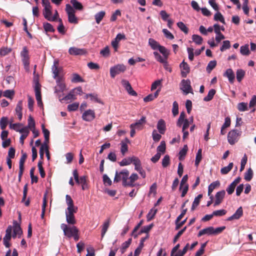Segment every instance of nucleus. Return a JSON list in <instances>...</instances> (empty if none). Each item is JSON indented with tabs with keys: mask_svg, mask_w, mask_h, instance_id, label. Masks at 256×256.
<instances>
[{
	"mask_svg": "<svg viewBox=\"0 0 256 256\" xmlns=\"http://www.w3.org/2000/svg\"><path fill=\"white\" fill-rule=\"evenodd\" d=\"M188 150V146L186 145H185V146H184L182 149L180 151L179 154H178V155H179L178 158L180 160H182L184 159V158Z\"/></svg>",
	"mask_w": 256,
	"mask_h": 256,
	"instance_id": "38",
	"label": "nucleus"
},
{
	"mask_svg": "<svg viewBox=\"0 0 256 256\" xmlns=\"http://www.w3.org/2000/svg\"><path fill=\"white\" fill-rule=\"evenodd\" d=\"M75 99H76V94H74L72 90L66 96L62 99H60V100L62 102H71Z\"/></svg>",
	"mask_w": 256,
	"mask_h": 256,
	"instance_id": "23",
	"label": "nucleus"
},
{
	"mask_svg": "<svg viewBox=\"0 0 256 256\" xmlns=\"http://www.w3.org/2000/svg\"><path fill=\"white\" fill-rule=\"evenodd\" d=\"M110 219L108 218L106 220L104 223L103 224L102 226V238H103L106 234L109 226H110Z\"/></svg>",
	"mask_w": 256,
	"mask_h": 256,
	"instance_id": "31",
	"label": "nucleus"
},
{
	"mask_svg": "<svg viewBox=\"0 0 256 256\" xmlns=\"http://www.w3.org/2000/svg\"><path fill=\"white\" fill-rule=\"evenodd\" d=\"M66 11L68 16V20L69 22L72 24H78V20L75 16V10L70 4H66Z\"/></svg>",
	"mask_w": 256,
	"mask_h": 256,
	"instance_id": "6",
	"label": "nucleus"
},
{
	"mask_svg": "<svg viewBox=\"0 0 256 256\" xmlns=\"http://www.w3.org/2000/svg\"><path fill=\"white\" fill-rule=\"evenodd\" d=\"M148 44L153 50L158 49L160 46V44L156 40L152 38L148 40Z\"/></svg>",
	"mask_w": 256,
	"mask_h": 256,
	"instance_id": "48",
	"label": "nucleus"
},
{
	"mask_svg": "<svg viewBox=\"0 0 256 256\" xmlns=\"http://www.w3.org/2000/svg\"><path fill=\"white\" fill-rule=\"evenodd\" d=\"M29 132L30 131L28 128H25L22 131L20 132V133L22 134V135L20 138V142L22 144H24V140L28 136Z\"/></svg>",
	"mask_w": 256,
	"mask_h": 256,
	"instance_id": "33",
	"label": "nucleus"
},
{
	"mask_svg": "<svg viewBox=\"0 0 256 256\" xmlns=\"http://www.w3.org/2000/svg\"><path fill=\"white\" fill-rule=\"evenodd\" d=\"M21 56L23 57L24 62L25 65H26L28 63V60L29 59L28 56V52L27 48L24 46L21 52Z\"/></svg>",
	"mask_w": 256,
	"mask_h": 256,
	"instance_id": "29",
	"label": "nucleus"
},
{
	"mask_svg": "<svg viewBox=\"0 0 256 256\" xmlns=\"http://www.w3.org/2000/svg\"><path fill=\"white\" fill-rule=\"evenodd\" d=\"M12 51L10 48L2 47L0 48V56H4L8 54Z\"/></svg>",
	"mask_w": 256,
	"mask_h": 256,
	"instance_id": "50",
	"label": "nucleus"
},
{
	"mask_svg": "<svg viewBox=\"0 0 256 256\" xmlns=\"http://www.w3.org/2000/svg\"><path fill=\"white\" fill-rule=\"evenodd\" d=\"M72 82L76 83L80 82H84V80L78 74L74 73L72 74V78L71 80Z\"/></svg>",
	"mask_w": 256,
	"mask_h": 256,
	"instance_id": "42",
	"label": "nucleus"
},
{
	"mask_svg": "<svg viewBox=\"0 0 256 256\" xmlns=\"http://www.w3.org/2000/svg\"><path fill=\"white\" fill-rule=\"evenodd\" d=\"M27 155L26 153H22V156L20 158V162H19V172H18V177L20 179L24 172V164L26 159Z\"/></svg>",
	"mask_w": 256,
	"mask_h": 256,
	"instance_id": "17",
	"label": "nucleus"
},
{
	"mask_svg": "<svg viewBox=\"0 0 256 256\" xmlns=\"http://www.w3.org/2000/svg\"><path fill=\"white\" fill-rule=\"evenodd\" d=\"M216 91L214 89H211L209 90L208 95L205 96L204 100L206 102H208L212 100L215 94Z\"/></svg>",
	"mask_w": 256,
	"mask_h": 256,
	"instance_id": "41",
	"label": "nucleus"
},
{
	"mask_svg": "<svg viewBox=\"0 0 256 256\" xmlns=\"http://www.w3.org/2000/svg\"><path fill=\"white\" fill-rule=\"evenodd\" d=\"M81 182L80 184H82V189L85 190L88 188V186L86 183V176H80Z\"/></svg>",
	"mask_w": 256,
	"mask_h": 256,
	"instance_id": "62",
	"label": "nucleus"
},
{
	"mask_svg": "<svg viewBox=\"0 0 256 256\" xmlns=\"http://www.w3.org/2000/svg\"><path fill=\"white\" fill-rule=\"evenodd\" d=\"M224 76L228 78L229 82L230 84H233L234 81L235 75L234 74L231 68L226 70L225 73L224 74Z\"/></svg>",
	"mask_w": 256,
	"mask_h": 256,
	"instance_id": "22",
	"label": "nucleus"
},
{
	"mask_svg": "<svg viewBox=\"0 0 256 256\" xmlns=\"http://www.w3.org/2000/svg\"><path fill=\"white\" fill-rule=\"evenodd\" d=\"M202 150L199 149L198 151V152L196 155V160H195V165L196 166H198L202 158Z\"/></svg>",
	"mask_w": 256,
	"mask_h": 256,
	"instance_id": "44",
	"label": "nucleus"
},
{
	"mask_svg": "<svg viewBox=\"0 0 256 256\" xmlns=\"http://www.w3.org/2000/svg\"><path fill=\"white\" fill-rule=\"evenodd\" d=\"M52 72L54 74L53 78L57 80L58 78H62V67L59 66V63L58 61L55 60L54 64L52 68Z\"/></svg>",
	"mask_w": 256,
	"mask_h": 256,
	"instance_id": "8",
	"label": "nucleus"
},
{
	"mask_svg": "<svg viewBox=\"0 0 256 256\" xmlns=\"http://www.w3.org/2000/svg\"><path fill=\"white\" fill-rule=\"evenodd\" d=\"M170 158L168 155H166L162 160V166L164 168L167 167L170 164Z\"/></svg>",
	"mask_w": 256,
	"mask_h": 256,
	"instance_id": "64",
	"label": "nucleus"
},
{
	"mask_svg": "<svg viewBox=\"0 0 256 256\" xmlns=\"http://www.w3.org/2000/svg\"><path fill=\"white\" fill-rule=\"evenodd\" d=\"M132 163V156L124 158L120 162V166H125L130 164Z\"/></svg>",
	"mask_w": 256,
	"mask_h": 256,
	"instance_id": "56",
	"label": "nucleus"
},
{
	"mask_svg": "<svg viewBox=\"0 0 256 256\" xmlns=\"http://www.w3.org/2000/svg\"><path fill=\"white\" fill-rule=\"evenodd\" d=\"M56 86L54 87V92L56 93L63 92L66 90V86L62 78H58L56 80Z\"/></svg>",
	"mask_w": 256,
	"mask_h": 256,
	"instance_id": "13",
	"label": "nucleus"
},
{
	"mask_svg": "<svg viewBox=\"0 0 256 256\" xmlns=\"http://www.w3.org/2000/svg\"><path fill=\"white\" fill-rule=\"evenodd\" d=\"M129 172L127 170H124L120 172H116L114 182H118L120 180L122 181V184L124 186H128Z\"/></svg>",
	"mask_w": 256,
	"mask_h": 256,
	"instance_id": "4",
	"label": "nucleus"
},
{
	"mask_svg": "<svg viewBox=\"0 0 256 256\" xmlns=\"http://www.w3.org/2000/svg\"><path fill=\"white\" fill-rule=\"evenodd\" d=\"M85 98H90V100L93 102H97L98 103L101 102L100 100L98 98V94H86L85 96Z\"/></svg>",
	"mask_w": 256,
	"mask_h": 256,
	"instance_id": "35",
	"label": "nucleus"
},
{
	"mask_svg": "<svg viewBox=\"0 0 256 256\" xmlns=\"http://www.w3.org/2000/svg\"><path fill=\"white\" fill-rule=\"evenodd\" d=\"M61 228L63 230L65 236L71 238L76 232H79L78 230L75 226H68L65 224H62L60 226Z\"/></svg>",
	"mask_w": 256,
	"mask_h": 256,
	"instance_id": "5",
	"label": "nucleus"
},
{
	"mask_svg": "<svg viewBox=\"0 0 256 256\" xmlns=\"http://www.w3.org/2000/svg\"><path fill=\"white\" fill-rule=\"evenodd\" d=\"M216 60H212L209 62L206 66V71L210 73L216 66Z\"/></svg>",
	"mask_w": 256,
	"mask_h": 256,
	"instance_id": "54",
	"label": "nucleus"
},
{
	"mask_svg": "<svg viewBox=\"0 0 256 256\" xmlns=\"http://www.w3.org/2000/svg\"><path fill=\"white\" fill-rule=\"evenodd\" d=\"M10 128L19 132H20L22 131L25 128H28V127L24 126L22 124H20V123L14 124H11L10 126Z\"/></svg>",
	"mask_w": 256,
	"mask_h": 256,
	"instance_id": "26",
	"label": "nucleus"
},
{
	"mask_svg": "<svg viewBox=\"0 0 256 256\" xmlns=\"http://www.w3.org/2000/svg\"><path fill=\"white\" fill-rule=\"evenodd\" d=\"M43 14L44 17L47 20H50V16H52V6H45L44 7V10H43Z\"/></svg>",
	"mask_w": 256,
	"mask_h": 256,
	"instance_id": "28",
	"label": "nucleus"
},
{
	"mask_svg": "<svg viewBox=\"0 0 256 256\" xmlns=\"http://www.w3.org/2000/svg\"><path fill=\"white\" fill-rule=\"evenodd\" d=\"M146 118L142 116L140 120L132 124L130 126V128H134L138 130H141L143 128L144 126L146 123Z\"/></svg>",
	"mask_w": 256,
	"mask_h": 256,
	"instance_id": "18",
	"label": "nucleus"
},
{
	"mask_svg": "<svg viewBox=\"0 0 256 256\" xmlns=\"http://www.w3.org/2000/svg\"><path fill=\"white\" fill-rule=\"evenodd\" d=\"M138 175L136 173L132 174L128 178V186H134V182L138 180Z\"/></svg>",
	"mask_w": 256,
	"mask_h": 256,
	"instance_id": "25",
	"label": "nucleus"
},
{
	"mask_svg": "<svg viewBox=\"0 0 256 256\" xmlns=\"http://www.w3.org/2000/svg\"><path fill=\"white\" fill-rule=\"evenodd\" d=\"M214 31L216 34V40L217 43H219L222 40L225 38L224 35L220 31V26L218 24L214 25Z\"/></svg>",
	"mask_w": 256,
	"mask_h": 256,
	"instance_id": "15",
	"label": "nucleus"
},
{
	"mask_svg": "<svg viewBox=\"0 0 256 256\" xmlns=\"http://www.w3.org/2000/svg\"><path fill=\"white\" fill-rule=\"evenodd\" d=\"M68 52L72 55H82L86 53V50L83 48H78L76 47H71L69 48Z\"/></svg>",
	"mask_w": 256,
	"mask_h": 256,
	"instance_id": "21",
	"label": "nucleus"
},
{
	"mask_svg": "<svg viewBox=\"0 0 256 256\" xmlns=\"http://www.w3.org/2000/svg\"><path fill=\"white\" fill-rule=\"evenodd\" d=\"M188 189V184H180V190H182V197H184L186 194Z\"/></svg>",
	"mask_w": 256,
	"mask_h": 256,
	"instance_id": "58",
	"label": "nucleus"
},
{
	"mask_svg": "<svg viewBox=\"0 0 256 256\" xmlns=\"http://www.w3.org/2000/svg\"><path fill=\"white\" fill-rule=\"evenodd\" d=\"M202 198V194H198L196 198H195L194 201L193 202L192 206V210H194L195 208L198 206L200 204V200Z\"/></svg>",
	"mask_w": 256,
	"mask_h": 256,
	"instance_id": "51",
	"label": "nucleus"
},
{
	"mask_svg": "<svg viewBox=\"0 0 256 256\" xmlns=\"http://www.w3.org/2000/svg\"><path fill=\"white\" fill-rule=\"evenodd\" d=\"M177 26L179 28L184 34H187L188 33V28L186 26L184 22H178L177 23Z\"/></svg>",
	"mask_w": 256,
	"mask_h": 256,
	"instance_id": "49",
	"label": "nucleus"
},
{
	"mask_svg": "<svg viewBox=\"0 0 256 256\" xmlns=\"http://www.w3.org/2000/svg\"><path fill=\"white\" fill-rule=\"evenodd\" d=\"M126 70V66L123 64H118L110 68V74L112 78H114L116 75L124 72Z\"/></svg>",
	"mask_w": 256,
	"mask_h": 256,
	"instance_id": "7",
	"label": "nucleus"
},
{
	"mask_svg": "<svg viewBox=\"0 0 256 256\" xmlns=\"http://www.w3.org/2000/svg\"><path fill=\"white\" fill-rule=\"evenodd\" d=\"M243 214V210L242 206H240L232 216L227 218V220L231 221L234 220L239 219Z\"/></svg>",
	"mask_w": 256,
	"mask_h": 256,
	"instance_id": "20",
	"label": "nucleus"
},
{
	"mask_svg": "<svg viewBox=\"0 0 256 256\" xmlns=\"http://www.w3.org/2000/svg\"><path fill=\"white\" fill-rule=\"evenodd\" d=\"M233 163L230 162L228 165L227 166H225L221 168L220 170V172L222 174H227L231 170L233 167Z\"/></svg>",
	"mask_w": 256,
	"mask_h": 256,
	"instance_id": "43",
	"label": "nucleus"
},
{
	"mask_svg": "<svg viewBox=\"0 0 256 256\" xmlns=\"http://www.w3.org/2000/svg\"><path fill=\"white\" fill-rule=\"evenodd\" d=\"M156 212H157L156 209L154 208H152L147 215L148 220L149 221V220H150L152 219H153V218H154V216L156 215Z\"/></svg>",
	"mask_w": 256,
	"mask_h": 256,
	"instance_id": "57",
	"label": "nucleus"
},
{
	"mask_svg": "<svg viewBox=\"0 0 256 256\" xmlns=\"http://www.w3.org/2000/svg\"><path fill=\"white\" fill-rule=\"evenodd\" d=\"M44 28L46 32H54L55 31L52 26L48 22H45L44 24Z\"/></svg>",
	"mask_w": 256,
	"mask_h": 256,
	"instance_id": "52",
	"label": "nucleus"
},
{
	"mask_svg": "<svg viewBox=\"0 0 256 256\" xmlns=\"http://www.w3.org/2000/svg\"><path fill=\"white\" fill-rule=\"evenodd\" d=\"M14 92L13 90H5L3 93V96L4 97H6L7 98H12L14 96Z\"/></svg>",
	"mask_w": 256,
	"mask_h": 256,
	"instance_id": "60",
	"label": "nucleus"
},
{
	"mask_svg": "<svg viewBox=\"0 0 256 256\" xmlns=\"http://www.w3.org/2000/svg\"><path fill=\"white\" fill-rule=\"evenodd\" d=\"M122 84L131 96H136L137 93L132 88L129 82L126 80H122L121 82Z\"/></svg>",
	"mask_w": 256,
	"mask_h": 256,
	"instance_id": "12",
	"label": "nucleus"
},
{
	"mask_svg": "<svg viewBox=\"0 0 256 256\" xmlns=\"http://www.w3.org/2000/svg\"><path fill=\"white\" fill-rule=\"evenodd\" d=\"M42 132L44 137V144H48L49 142L50 132L48 130L45 128L44 124L42 125Z\"/></svg>",
	"mask_w": 256,
	"mask_h": 256,
	"instance_id": "39",
	"label": "nucleus"
},
{
	"mask_svg": "<svg viewBox=\"0 0 256 256\" xmlns=\"http://www.w3.org/2000/svg\"><path fill=\"white\" fill-rule=\"evenodd\" d=\"M192 39L193 41L197 44H201L202 42V38L198 34H193L192 36Z\"/></svg>",
	"mask_w": 256,
	"mask_h": 256,
	"instance_id": "45",
	"label": "nucleus"
},
{
	"mask_svg": "<svg viewBox=\"0 0 256 256\" xmlns=\"http://www.w3.org/2000/svg\"><path fill=\"white\" fill-rule=\"evenodd\" d=\"M246 74V72L242 69H238L236 72V77L237 80L240 82L244 78Z\"/></svg>",
	"mask_w": 256,
	"mask_h": 256,
	"instance_id": "32",
	"label": "nucleus"
},
{
	"mask_svg": "<svg viewBox=\"0 0 256 256\" xmlns=\"http://www.w3.org/2000/svg\"><path fill=\"white\" fill-rule=\"evenodd\" d=\"M12 226H8L6 231V235L4 238L3 241L4 244L6 248H10V244L9 242L10 241L12 236Z\"/></svg>",
	"mask_w": 256,
	"mask_h": 256,
	"instance_id": "11",
	"label": "nucleus"
},
{
	"mask_svg": "<svg viewBox=\"0 0 256 256\" xmlns=\"http://www.w3.org/2000/svg\"><path fill=\"white\" fill-rule=\"evenodd\" d=\"M132 163L134 165L135 170H136L142 167L140 160L139 158L136 156H132Z\"/></svg>",
	"mask_w": 256,
	"mask_h": 256,
	"instance_id": "34",
	"label": "nucleus"
},
{
	"mask_svg": "<svg viewBox=\"0 0 256 256\" xmlns=\"http://www.w3.org/2000/svg\"><path fill=\"white\" fill-rule=\"evenodd\" d=\"M182 87L180 89L187 94L192 92V89L190 86V80H182L181 82Z\"/></svg>",
	"mask_w": 256,
	"mask_h": 256,
	"instance_id": "10",
	"label": "nucleus"
},
{
	"mask_svg": "<svg viewBox=\"0 0 256 256\" xmlns=\"http://www.w3.org/2000/svg\"><path fill=\"white\" fill-rule=\"evenodd\" d=\"M95 118L94 113H83L82 118L86 121H91Z\"/></svg>",
	"mask_w": 256,
	"mask_h": 256,
	"instance_id": "36",
	"label": "nucleus"
},
{
	"mask_svg": "<svg viewBox=\"0 0 256 256\" xmlns=\"http://www.w3.org/2000/svg\"><path fill=\"white\" fill-rule=\"evenodd\" d=\"M13 227L14 230L12 238H15L17 236L20 237L22 234V231L20 225L16 220H14L13 222Z\"/></svg>",
	"mask_w": 256,
	"mask_h": 256,
	"instance_id": "16",
	"label": "nucleus"
},
{
	"mask_svg": "<svg viewBox=\"0 0 256 256\" xmlns=\"http://www.w3.org/2000/svg\"><path fill=\"white\" fill-rule=\"evenodd\" d=\"M66 200L68 205L66 210V222L70 224H74L76 223V220L74 214L77 212L78 207L74 206V201L70 195H66Z\"/></svg>",
	"mask_w": 256,
	"mask_h": 256,
	"instance_id": "1",
	"label": "nucleus"
},
{
	"mask_svg": "<svg viewBox=\"0 0 256 256\" xmlns=\"http://www.w3.org/2000/svg\"><path fill=\"white\" fill-rule=\"evenodd\" d=\"M8 122V119L6 117H2L0 120V126L2 130L6 128Z\"/></svg>",
	"mask_w": 256,
	"mask_h": 256,
	"instance_id": "63",
	"label": "nucleus"
},
{
	"mask_svg": "<svg viewBox=\"0 0 256 256\" xmlns=\"http://www.w3.org/2000/svg\"><path fill=\"white\" fill-rule=\"evenodd\" d=\"M160 90H157L154 94H151L146 96L144 98V100L145 102H149L152 101L154 98H156L158 95Z\"/></svg>",
	"mask_w": 256,
	"mask_h": 256,
	"instance_id": "27",
	"label": "nucleus"
},
{
	"mask_svg": "<svg viewBox=\"0 0 256 256\" xmlns=\"http://www.w3.org/2000/svg\"><path fill=\"white\" fill-rule=\"evenodd\" d=\"M237 108L239 111H246L248 110V104L246 102H240L238 104Z\"/></svg>",
	"mask_w": 256,
	"mask_h": 256,
	"instance_id": "61",
	"label": "nucleus"
},
{
	"mask_svg": "<svg viewBox=\"0 0 256 256\" xmlns=\"http://www.w3.org/2000/svg\"><path fill=\"white\" fill-rule=\"evenodd\" d=\"M241 132L236 130H230L228 135V140L230 144H234L238 140Z\"/></svg>",
	"mask_w": 256,
	"mask_h": 256,
	"instance_id": "9",
	"label": "nucleus"
},
{
	"mask_svg": "<svg viewBox=\"0 0 256 256\" xmlns=\"http://www.w3.org/2000/svg\"><path fill=\"white\" fill-rule=\"evenodd\" d=\"M214 20L216 21H220L223 24H225V20L223 16L220 12H217L214 16Z\"/></svg>",
	"mask_w": 256,
	"mask_h": 256,
	"instance_id": "46",
	"label": "nucleus"
},
{
	"mask_svg": "<svg viewBox=\"0 0 256 256\" xmlns=\"http://www.w3.org/2000/svg\"><path fill=\"white\" fill-rule=\"evenodd\" d=\"M70 3L72 4L73 7L76 10H83L82 4L77 0H71Z\"/></svg>",
	"mask_w": 256,
	"mask_h": 256,
	"instance_id": "37",
	"label": "nucleus"
},
{
	"mask_svg": "<svg viewBox=\"0 0 256 256\" xmlns=\"http://www.w3.org/2000/svg\"><path fill=\"white\" fill-rule=\"evenodd\" d=\"M193 122L194 118L192 116L188 118L186 113H181L177 122V126L179 127L182 126V129L184 130V129H187Z\"/></svg>",
	"mask_w": 256,
	"mask_h": 256,
	"instance_id": "2",
	"label": "nucleus"
},
{
	"mask_svg": "<svg viewBox=\"0 0 256 256\" xmlns=\"http://www.w3.org/2000/svg\"><path fill=\"white\" fill-rule=\"evenodd\" d=\"M253 176V171L251 168H249L244 174V179L246 181H250Z\"/></svg>",
	"mask_w": 256,
	"mask_h": 256,
	"instance_id": "47",
	"label": "nucleus"
},
{
	"mask_svg": "<svg viewBox=\"0 0 256 256\" xmlns=\"http://www.w3.org/2000/svg\"><path fill=\"white\" fill-rule=\"evenodd\" d=\"M240 53L242 55L248 56L250 54V52L248 48V45L245 44L244 46H242L240 47Z\"/></svg>",
	"mask_w": 256,
	"mask_h": 256,
	"instance_id": "53",
	"label": "nucleus"
},
{
	"mask_svg": "<svg viewBox=\"0 0 256 256\" xmlns=\"http://www.w3.org/2000/svg\"><path fill=\"white\" fill-rule=\"evenodd\" d=\"M225 194L226 192L224 190H220L216 194V200L214 203V206L219 205L222 202Z\"/></svg>",
	"mask_w": 256,
	"mask_h": 256,
	"instance_id": "19",
	"label": "nucleus"
},
{
	"mask_svg": "<svg viewBox=\"0 0 256 256\" xmlns=\"http://www.w3.org/2000/svg\"><path fill=\"white\" fill-rule=\"evenodd\" d=\"M230 47V42L228 40H224L222 42V46L220 48V50L221 52H224V50L229 49Z\"/></svg>",
	"mask_w": 256,
	"mask_h": 256,
	"instance_id": "55",
	"label": "nucleus"
},
{
	"mask_svg": "<svg viewBox=\"0 0 256 256\" xmlns=\"http://www.w3.org/2000/svg\"><path fill=\"white\" fill-rule=\"evenodd\" d=\"M180 66L181 68V75L182 78H186L188 74L190 73V68L188 64L183 60L180 64Z\"/></svg>",
	"mask_w": 256,
	"mask_h": 256,
	"instance_id": "14",
	"label": "nucleus"
},
{
	"mask_svg": "<svg viewBox=\"0 0 256 256\" xmlns=\"http://www.w3.org/2000/svg\"><path fill=\"white\" fill-rule=\"evenodd\" d=\"M105 12L104 11H100L95 14V19L97 24H100L102 18L105 16Z\"/></svg>",
	"mask_w": 256,
	"mask_h": 256,
	"instance_id": "40",
	"label": "nucleus"
},
{
	"mask_svg": "<svg viewBox=\"0 0 256 256\" xmlns=\"http://www.w3.org/2000/svg\"><path fill=\"white\" fill-rule=\"evenodd\" d=\"M225 229V226L217 228H214L212 226H209L200 230L198 232V236L200 237L204 234L216 235L221 233Z\"/></svg>",
	"mask_w": 256,
	"mask_h": 256,
	"instance_id": "3",
	"label": "nucleus"
},
{
	"mask_svg": "<svg viewBox=\"0 0 256 256\" xmlns=\"http://www.w3.org/2000/svg\"><path fill=\"white\" fill-rule=\"evenodd\" d=\"M157 128L161 134H164L166 130V124L164 121L160 119L158 120L157 124Z\"/></svg>",
	"mask_w": 256,
	"mask_h": 256,
	"instance_id": "24",
	"label": "nucleus"
},
{
	"mask_svg": "<svg viewBox=\"0 0 256 256\" xmlns=\"http://www.w3.org/2000/svg\"><path fill=\"white\" fill-rule=\"evenodd\" d=\"M58 22H60V24L58 27V30L60 34H64L66 33V30L65 28L62 24V20L61 18H59Z\"/></svg>",
	"mask_w": 256,
	"mask_h": 256,
	"instance_id": "59",
	"label": "nucleus"
},
{
	"mask_svg": "<svg viewBox=\"0 0 256 256\" xmlns=\"http://www.w3.org/2000/svg\"><path fill=\"white\" fill-rule=\"evenodd\" d=\"M220 185V182L219 181H215L214 182H212L209 185L208 188V195L210 196L211 195L212 192L214 190V188H216V187L219 186Z\"/></svg>",
	"mask_w": 256,
	"mask_h": 256,
	"instance_id": "30",
	"label": "nucleus"
}]
</instances>
